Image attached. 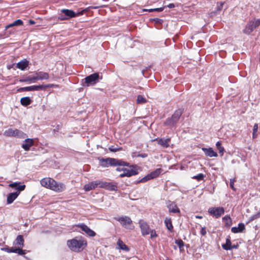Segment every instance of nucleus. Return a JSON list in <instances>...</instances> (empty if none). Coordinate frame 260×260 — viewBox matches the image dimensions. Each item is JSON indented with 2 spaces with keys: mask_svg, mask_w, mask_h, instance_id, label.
Segmentation results:
<instances>
[{
  "mask_svg": "<svg viewBox=\"0 0 260 260\" xmlns=\"http://www.w3.org/2000/svg\"><path fill=\"white\" fill-rule=\"evenodd\" d=\"M42 186L55 191L61 192L64 190L66 186L61 183H58L51 178H44L40 181Z\"/></svg>",
  "mask_w": 260,
  "mask_h": 260,
  "instance_id": "1",
  "label": "nucleus"
},
{
  "mask_svg": "<svg viewBox=\"0 0 260 260\" xmlns=\"http://www.w3.org/2000/svg\"><path fill=\"white\" fill-rule=\"evenodd\" d=\"M101 165L104 167L111 166H128V164L121 160L114 158L108 157L107 158H102L100 160Z\"/></svg>",
  "mask_w": 260,
  "mask_h": 260,
  "instance_id": "2",
  "label": "nucleus"
},
{
  "mask_svg": "<svg viewBox=\"0 0 260 260\" xmlns=\"http://www.w3.org/2000/svg\"><path fill=\"white\" fill-rule=\"evenodd\" d=\"M183 113V110L179 109L176 110L171 117L168 118L164 124L171 127H176V124L178 122Z\"/></svg>",
  "mask_w": 260,
  "mask_h": 260,
  "instance_id": "3",
  "label": "nucleus"
},
{
  "mask_svg": "<svg viewBox=\"0 0 260 260\" xmlns=\"http://www.w3.org/2000/svg\"><path fill=\"white\" fill-rule=\"evenodd\" d=\"M68 245L72 250L78 252L84 248L86 245V243L83 240L72 239L68 241Z\"/></svg>",
  "mask_w": 260,
  "mask_h": 260,
  "instance_id": "4",
  "label": "nucleus"
},
{
  "mask_svg": "<svg viewBox=\"0 0 260 260\" xmlns=\"http://www.w3.org/2000/svg\"><path fill=\"white\" fill-rule=\"evenodd\" d=\"M61 13L59 14L58 16V20H66L70 18L75 17L79 16V13H76L72 10L63 9L60 10Z\"/></svg>",
  "mask_w": 260,
  "mask_h": 260,
  "instance_id": "5",
  "label": "nucleus"
},
{
  "mask_svg": "<svg viewBox=\"0 0 260 260\" xmlns=\"http://www.w3.org/2000/svg\"><path fill=\"white\" fill-rule=\"evenodd\" d=\"M102 77H100L98 73H93L89 76H87L84 79V83L82 84L83 86H89L93 85L99 81Z\"/></svg>",
  "mask_w": 260,
  "mask_h": 260,
  "instance_id": "6",
  "label": "nucleus"
},
{
  "mask_svg": "<svg viewBox=\"0 0 260 260\" xmlns=\"http://www.w3.org/2000/svg\"><path fill=\"white\" fill-rule=\"evenodd\" d=\"M115 219L119 221L120 224L126 229L133 230L134 226L133 224V221L130 217L124 216L119 217H115Z\"/></svg>",
  "mask_w": 260,
  "mask_h": 260,
  "instance_id": "7",
  "label": "nucleus"
},
{
  "mask_svg": "<svg viewBox=\"0 0 260 260\" xmlns=\"http://www.w3.org/2000/svg\"><path fill=\"white\" fill-rule=\"evenodd\" d=\"M260 25V19H256L249 21L243 29V32L245 34L250 35L253 30Z\"/></svg>",
  "mask_w": 260,
  "mask_h": 260,
  "instance_id": "8",
  "label": "nucleus"
},
{
  "mask_svg": "<svg viewBox=\"0 0 260 260\" xmlns=\"http://www.w3.org/2000/svg\"><path fill=\"white\" fill-rule=\"evenodd\" d=\"M141 233L143 236L149 234L151 229L148 223L143 220H140L139 221Z\"/></svg>",
  "mask_w": 260,
  "mask_h": 260,
  "instance_id": "9",
  "label": "nucleus"
},
{
  "mask_svg": "<svg viewBox=\"0 0 260 260\" xmlns=\"http://www.w3.org/2000/svg\"><path fill=\"white\" fill-rule=\"evenodd\" d=\"M133 168L131 169H128L125 168L123 170V172L122 173L120 174L119 176L121 178L124 177H131L134 175H137L138 174V172L137 170L135 169L137 168L136 166H133Z\"/></svg>",
  "mask_w": 260,
  "mask_h": 260,
  "instance_id": "10",
  "label": "nucleus"
},
{
  "mask_svg": "<svg viewBox=\"0 0 260 260\" xmlns=\"http://www.w3.org/2000/svg\"><path fill=\"white\" fill-rule=\"evenodd\" d=\"M208 212L212 215L218 218L221 216L224 212V209L223 207H211L209 209Z\"/></svg>",
  "mask_w": 260,
  "mask_h": 260,
  "instance_id": "11",
  "label": "nucleus"
},
{
  "mask_svg": "<svg viewBox=\"0 0 260 260\" xmlns=\"http://www.w3.org/2000/svg\"><path fill=\"white\" fill-rule=\"evenodd\" d=\"M42 90V85H32L30 86L20 87L17 89V91L19 92L24 91H40Z\"/></svg>",
  "mask_w": 260,
  "mask_h": 260,
  "instance_id": "12",
  "label": "nucleus"
},
{
  "mask_svg": "<svg viewBox=\"0 0 260 260\" xmlns=\"http://www.w3.org/2000/svg\"><path fill=\"white\" fill-rule=\"evenodd\" d=\"M23 133L17 129H13L9 128L4 132V135L8 137L18 136L21 137L23 135Z\"/></svg>",
  "mask_w": 260,
  "mask_h": 260,
  "instance_id": "13",
  "label": "nucleus"
},
{
  "mask_svg": "<svg viewBox=\"0 0 260 260\" xmlns=\"http://www.w3.org/2000/svg\"><path fill=\"white\" fill-rule=\"evenodd\" d=\"M77 226L79 227L83 231L90 237H94L96 234L93 231L89 229L84 223L78 224Z\"/></svg>",
  "mask_w": 260,
  "mask_h": 260,
  "instance_id": "14",
  "label": "nucleus"
},
{
  "mask_svg": "<svg viewBox=\"0 0 260 260\" xmlns=\"http://www.w3.org/2000/svg\"><path fill=\"white\" fill-rule=\"evenodd\" d=\"M153 141H156L158 144L161 145L164 148H168L169 147V142L171 141V139L156 138Z\"/></svg>",
  "mask_w": 260,
  "mask_h": 260,
  "instance_id": "15",
  "label": "nucleus"
},
{
  "mask_svg": "<svg viewBox=\"0 0 260 260\" xmlns=\"http://www.w3.org/2000/svg\"><path fill=\"white\" fill-rule=\"evenodd\" d=\"M202 149L205 153V155L207 156L212 157H217L218 156L217 153L215 152L211 147L208 148H202Z\"/></svg>",
  "mask_w": 260,
  "mask_h": 260,
  "instance_id": "16",
  "label": "nucleus"
},
{
  "mask_svg": "<svg viewBox=\"0 0 260 260\" xmlns=\"http://www.w3.org/2000/svg\"><path fill=\"white\" fill-rule=\"evenodd\" d=\"M167 207L170 212H172L174 213H180L179 209L173 202L169 201L168 203Z\"/></svg>",
  "mask_w": 260,
  "mask_h": 260,
  "instance_id": "17",
  "label": "nucleus"
},
{
  "mask_svg": "<svg viewBox=\"0 0 260 260\" xmlns=\"http://www.w3.org/2000/svg\"><path fill=\"white\" fill-rule=\"evenodd\" d=\"M9 186L17 190V191H19V193L20 191L24 190L25 188V185L24 184L21 185L20 182L11 183L9 184Z\"/></svg>",
  "mask_w": 260,
  "mask_h": 260,
  "instance_id": "18",
  "label": "nucleus"
},
{
  "mask_svg": "<svg viewBox=\"0 0 260 260\" xmlns=\"http://www.w3.org/2000/svg\"><path fill=\"white\" fill-rule=\"evenodd\" d=\"M19 194V191L12 192L8 194L7 197V202L8 204H10L17 198Z\"/></svg>",
  "mask_w": 260,
  "mask_h": 260,
  "instance_id": "19",
  "label": "nucleus"
},
{
  "mask_svg": "<svg viewBox=\"0 0 260 260\" xmlns=\"http://www.w3.org/2000/svg\"><path fill=\"white\" fill-rule=\"evenodd\" d=\"M37 80H47L49 78V74L47 73L43 72H36Z\"/></svg>",
  "mask_w": 260,
  "mask_h": 260,
  "instance_id": "20",
  "label": "nucleus"
},
{
  "mask_svg": "<svg viewBox=\"0 0 260 260\" xmlns=\"http://www.w3.org/2000/svg\"><path fill=\"white\" fill-rule=\"evenodd\" d=\"M29 64V61L24 59L17 63L16 68L21 70H25Z\"/></svg>",
  "mask_w": 260,
  "mask_h": 260,
  "instance_id": "21",
  "label": "nucleus"
},
{
  "mask_svg": "<svg viewBox=\"0 0 260 260\" xmlns=\"http://www.w3.org/2000/svg\"><path fill=\"white\" fill-rule=\"evenodd\" d=\"M34 144V141L31 139H27L25 140L24 143L22 145V147L25 150H29L30 147Z\"/></svg>",
  "mask_w": 260,
  "mask_h": 260,
  "instance_id": "22",
  "label": "nucleus"
},
{
  "mask_svg": "<svg viewBox=\"0 0 260 260\" xmlns=\"http://www.w3.org/2000/svg\"><path fill=\"white\" fill-rule=\"evenodd\" d=\"M97 186L96 181H92L84 186V189L86 191H88L94 189Z\"/></svg>",
  "mask_w": 260,
  "mask_h": 260,
  "instance_id": "23",
  "label": "nucleus"
},
{
  "mask_svg": "<svg viewBox=\"0 0 260 260\" xmlns=\"http://www.w3.org/2000/svg\"><path fill=\"white\" fill-rule=\"evenodd\" d=\"M14 244L18 247H23L24 246V239L22 235H18L15 242Z\"/></svg>",
  "mask_w": 260,
  "mask_h": 260,
  "instance_id": "24",
  "label": "nucleus"
},
{
  "mask_svg": "<svg viewBox=\"0 0 260 260\" xmlns=\"http://www.w3.org/2000/svg\"><path fill=\"white\" fill-rule=\"evenodd\" d=\"M37 81L36 76H28L23 79H20L19 82H28V83H35Z\"/></svg>",
  "mask_w": 260,
  "mask_h": 260,
  "instance_id": "25",
  "label": "nucleus"
},
{
  "mask_svg": "<svg viewBox=\"0 0 260 260\" xmlns=\"http://www.w3.org/2000/svg\"><path fill=\"white\" fill-rule=\"evenodd\" d=\"M32 100L29 97L25 96L23 97L20 100V103L23 106H27L32 103Z\"/></svg>",
  "mask_w": 260,
  "mask_h": 260,
  "instance_id": "26",
  "label": "nucleus"
},
{
  "mask_svg": "<svg viewBox=\"0 0 260 260\" xmlns=\"http://www.w3.org/2000/svg\"><path fill=\"white\" fill-rule=\"evenodd\" d=\"M106 189L110 191H115L117 190V183L116 182H108Z\"/></svg>",
  "mask_w": 260,
  "mask_h": 260,
  "instance_id": "27",
  "label": "nucleus"
},
{
  "mask_svg": "<svg viewBox=\"0 0 260 260\" xmlns=\"http://www.w3.org/2000/svg\"><path fill=\"white\" fill-rule=\"evenodd\" d=\"M165 224L167 229L170 232L173 230V226L172 223L171 219L170 218L166 217L165 220Z\"/></svg>",
  "mask_w": 260,
  "mask_h": 260,
  "instance_id": "28",
  "label": "nucleus"
},
{
  "mask_svg": "<svg viewBox=\"0 0 260 260\" xmlns=\"http://www.w3.org/2000/svg\"><path fill=\"white\" fill-rule=\"evenodd\" d=\"M23 24V21L20 19H17L16 21H15L12 23L9 24V25H7L6 26V30H7L10 27H13L14 26H18V25H21Z\"/></svg>",
  "mask_w": 260,
  "mask_h": 260,
  "instance_id": "29",
  "label": "nucleus"
},
{
  "mask_svg": "<svg viewBox=\"0 0 260 260\" xmlns=\"http://www.w3.org/2000/svg\"><path fill=\"white\" fill-rule=\"evenodd\" d=\"M162 171L161 168L156 169L155 171L151 172L149 175L151 177V179H153L158 177Z\"/></svg>",
  "mask_w": 260,
  "mask_h": 260,
  "instance_id": "30",
  "label": "nucleus"
},
{
  "mask_svg": "<svg viewBox=\"0 0 260 260\" xmlns=\"http://www.w3.org/2000/svg\"><path fill=\"white\" fill-rule=\"evenodd\" d=\"M231 241L229 238L226 239V243L222 245V248L226 250H231Z\"/></svg>",
  "mask_w": 260,
  "mask_h": 260,
  "instance_id": "31",
  "label": "nucleus"
},
{
  "mask_svg": "<svg viewBox=\"0 0 260 260\" xmlns=\"http://www.w3.org/2000/svg\"><path fill=\"white\" fill-rule=\"evenodd\" d=\"M117 245H118L119 248L122 250L125 251L129 250V248L121 240H118L117 241Z\"/></svg>",
  "mask_w": 260,
  "mask_h": 260,
  "instance_id": "32",
  "label": "nucleus"
},
{
  "mask_svg": "<svg viewBox=\"0 0 260 260\" xmlns=\"http://www.w3.org/2000/svg\"><path fill=\"white\" fill-rule=\"evenodd\" d=\"M222 220L225 223V226L230 227L231 225L232 221L230 216H224L222 218Z\"/></svg>",
  "mask_w": 260,
  "mask_h": 260,
  "instance_id": "33",
  "label": "nucleus"
},
{
  "mask_svg": "<svg viewBox=\"0 0 260 260\" xmlns=\"http://www.w3.org/2000/svg\"><path fill=\"white\" fill-rule=\"evenodd\" d=\"M151 177L150 176L149 174L142 178L141 179L138 180L136 182V184H139L140 183H144L147 182V181L151 179Z\"/></svg>",
  "mask_w": 260,
  "mask_h": 260,
  "instance_id": "34",
  "label": "nucleus"
},
{
  "mask_svg": "<svg viewBox=\"0 0 260 260\" xmlns=\"http://www.w3.org/2000/svg\"><path fill=\"white\" fill-rule=\"evenodd\" d=\"M1 250L5 251L8 253H11V252L16 253V248H14V247H4V248H2Z\"/></svg>",
  "mask_w": 260,
  "mask_h": 260,
  "instance_id": "35",
  "label": "nucleus"
},
{
  "mask_svg": "<svg viewBox=\"0 0 260 260\" xmlns=\"http://www.w3.org/2000/svg\"><path fill=\"white\" fill-rule=\"evenodd\" d=\"M146 102H147V100H146V99L144 98L143 97V96H142V95H139L137 96V103L138 104H144V103H146Z\"/></svg>",
  "mask_w": 260,
  "mask_h": 260,
  "instance_id": "36",
  "label": "nucleus"
},
{
  "mask_svg": "<svg viewBox=\"0 0 260 260\" xmlns=\"http://www.w3.org/2000/svg\"><path fill=\"white\" fill-rule=\"evenodd\" d=\"M175 243L178 246L180 250L182 251L184 246V243L183 241L181 239H178L175 241Z\"/></svg>",
  "mask_w": 260,
  "mask_h": 260,
  "instance_id": "37",
  "label": "nucleus"
},
{
  "mask_svg": "<svg viewBox=\"0 0 260 260\" xmlns=\"http://www.w3.org/2000/svg\"><path fill=\"white\" fill-rule=\"evenodd\" d=\"M96 184L97 186H99L100 187L106 188V187L107 186V182L105 181H102L100 180H96Z\"/></svg>",
  "mask_w": 260,
  "mask_h": 260,
  "instance_id": "38",
  "label": "nucleus"
},
{
  "mask_svg": "<svg viewBox=\"0 0 260 260\" xmlns=\"http://www.w3.org/2000/svg\"><path fill=\"white\" fill-rule=\"evenodd\" d=\"M216 146L217 147V148L219 150V152L221 153V155H223V152L224 151V149L223 147L221 146V143L220 142H217L216 144Z\"/></svg>",
  "mask_w": 260,
  "mask_h": 260,
  "instance_id": "39",
  "label": "nucleus"
},
{
  "mask_svg": "<svg viewBox=\"0 0 260 260\" xmlns=\"http://www.w3.org/2000/svg\"><path fill=\"white\" fill-rule=\"evenodd\" d=\"M258 129V124L255 123L253 128L252 138L255 139L257 137L256 133Z\"/></svg>",
  "mask_w": 260,
  "mask_h": 260,
  "instance_id": "40",
  "label": "nucleus"
},
{
  "mask_svg": "<svg viewBox=\"0 0 260 260\" xmlns=\"http://www.w3.org/2000/svg\"><path fill=\"white\" fill-rule=\"evenodd\" d=\"M164 8H155V9H143V11H148L149 12H161L164 10Z\"/></svg>",
  "mask_w": 260,
  "mask_h": 260,
  "instance_id": "41",
  "label": "nucleus"
},
{
  "mask_svg": "<svg viewBox=\"0 0 260 260\" xmlns=\"http://www.w3.org/2000/svg\"><path fill=\"white\" fill-rule=\"evenodd\" d=\"M147 156L148 154L147 153L137 154V152H133L132 154L133 157H141L142 158H145L147 157Z\"/></svg>",
  "mask_w": 260,
  "mask_h": 260,
  "instance_id": "42",
  "label": "nucleus"
},
{
  "mask_svg": "<svg viewBox=\"0 0 260 260\" xmlns=\"http://www.w3.org/2000/svg\"><path fill=\"white\" fill-rule=\"evenodd\" d=\"M204 177H205V175L203 174L200 173L197 175L193 176L192 178L196 179L198 181H201V180H202L204 179Z\"/></svg>",
  "mask_w": 260,
  "mask_h": 260,
  "instance_id": "43",
  "label": "nucleus"
},
{
  "mask_svg": "<svg viewBox=\"0 0 260 260\" xmlns=\"http://www.w3.org/2000/svg\"><path fill=\"white\" fill-rule=\"evenodd\" d=\"M42 85V90H45L47 88L58 86V85L53 84H47V85Z\"/></svg>",
  "mask_w": 260,
  "mask_h": 260,
  "instance_id": "44",
  "label": "nucleus"
},
{
  "mask_svg": "<svg viewBox=\"0 0 260 260\" xmlns=\"http://www.w3.org/2000/svg\"><path fill=\"white\" fill-rule=\"evenodd\" d=\"M16 253H18V254L19 255H24L26 253H25V250H23L22 249V247H17L16 248Z\"/></svg>",
  "mask_w": 260,
  "mask_h": 260,
  "instance_id": "45",
  "label": "nucleus"
},
{
  "mask_svg": "<svg viewBox=\"0 0 260 260\" xmlns=\"http://www.w3.org/2000/svg\"><path fill=\"white\" fill-rule=\"evenodd\" d=\"M238 228L239 233L242 232L245 229V225L243 223H239Z\"/></svg>",
  "mask_w": 260,
  "mask_h": 260,
  "instance_id": "46",
  "label": "nucleus"
},
{
  "mask_svg": "<svg viewBox=\"0 0 260 260\" xmlns=\"http://www.w3.org/2000/svg\"><path fill=\"white\" fill-rule=\"evenodd\" d=\"M120 149V148L115 147L114 146H111L109 147V150L111 152H116Z\"/></svg>",
  "mask_w": 260,
  "mask_h": 260,
  "instance_id": "47",
  "label": "nucleus"
},
{
  "mask_svg": "<svg viewBox=\"0 0 260 260\" xmlns=\"http://www.w3.org/2000/svg\"><path fill=\"white\" fill-rule=\"evenodd\" d=\"M149 234H150V237L151 239L158 236L155 230H150V232Z\"/></svg>",
  "mask_w": 260,
  "mask_h": 260,
  "instance_id": "48",
  "label": "nucleus"
},
{
  "mask_svg": "<svg viewBox=\"0 0 260 260\" xmlns=\"http://www.w3.org/2000/svg\"><path fill=\"white\" fill-rule=\"evenodd\" d=\"M224 3L220 2L217 3V11H220L223 8Z\"/></svg>",
  "mask_w": 260,
  "mask_h": 260,
  "instance_id": "49",
  "label": "nucleus"
},
{
  "mask_svg": "<svg viewBox=\"0 0 260 260\" xmlns=\"http://www.w3.org/2000/svg\"><path fill=\"white\" fill-rule=\"evenodd\" d=\"M152 20L153 21L155 22V23L159 24H161L163 22L162 19H159L158 18H154V19H152Z\"/></svg>",
  "mask_w": 260,
  "mask_h": 260,
  "instance_id": "50",
  "label": "nucleus"
},
{
  "mask_svg": "<svg viewBox=\"0 0 260 260\" xmlns=\"http://www.w3.org/2000/svg\"><path fill=\"white\" fill-rule=\"evenodd\" d=\"M235 181V178H232V179H230V186L231 187V188L232 189H233L234 190H236V188L234 187V186Z\"/></svg>",
  "mask_w": 260,
  "mask_h": 260,
  "instance_id": "51",
  "label": "nucleus"
},
{
  "mask_svg": "<svg viewBox=\"0 0 260 260\" xmlns=\"http://www.w3.org/2000/svg\"><path fill=\"white\" fill-rule=\"evenodd\" d=\"M201 234L203 236H205L206 234V230L205 227H203L201 230Z\"/></svg>",
  "mask_w": 260,
  "mask_h": 260,
  "instance_id": "52",
  "label": "nucleus"
},
{
  "mask_svg": "<svg viewBox=\"0 0 260 260\" xmlns=\"http://www.w3.org/2000/svg\"><path fill=\"white\" fill-rule=\"evenodd\" d=\"M231 231L233 233H239V230H238V227H233L231 229Z\"/></svg>",
  "mask_w": 260,
  "mask_h": 260,
  "instance_id": "53",
  "label": "nucleus"
},
{
  "mask_svg": "<svg viewBox=\"0 0 260 260\" xmlns=\"http://www.w3.org/2000/svg\"><path fill=\"white\" fill-rule=\"evenodd\" d=\"M255 216V218L256 219L257 218H260V211L257 212L256 214L254 215Z\"/></svg>",
  "mask_w": 260,
  "mask_h": 260,
  "instance_id": "54",
  "label": "nucleus"
},
{
  "mask_svg": "<svg viewBox=\"0 0 260 260\" xmlns=\"http://www.w3.org/2000/svg\"><path fill=\"white\" fill-rule=\"evenodd\" d=\"M238 247H239V245H238V244H236V245H235V244H234V245H232V246L231 247H232V248H231V250H232V249H237V248H238Z\"/></svg>",
  "mask_w": 260,
  "mask_h": 260,
  "instance_id": "55",
  "label": "nucleus"
},
{
  "mask_svg": "<svg viewBox=\"0 0 260 260\" xmlns=\"http://www.w3.org/2000/svg\"><path fill=\"white\" fill-rule=\"evenodd\" d=\"M255 219H256L255 218V216H254V215H253L251 216L250 217V218H249V222H251V221H253V220H255Z\"/></svg>",
  "mask_w": 260,
  "mask_h": 260,
  "instance_id": "56",
  "label": "nucleus"
},
{
  "mask_svg": "<svg viewBox=\"0 0 260 260\" xmlns=\"http://www.w3.org/2000/svg\"><path fill=\"white\" fill-rule=\"evenodd\" d=\"M125 168H120V167H118L116 168V170L117 171H123V170H124Z\"/></svg>",
  "mask_w": 260,
  "mask_h": 260,
  "instance_id": "57",
  "label": "nucleus"
},
{
  "mask_svg": "<svg viewBox=\"0 0 260 260\" xmlns=\"http://www.w3.org/2000/svg\"><path fill=\"white\" fill-rule=\"evenodd\" d=\"M167 7L169 8H174L175 7V5L174 4H169L168 6H167Z\"/></svg>",
  "mask_w": 260,
  "mask_h": 260,
  "instance_id": "58",
  "label": "nucleus"
},
{
  "mask_svg": "<svg viewBox=\"0 0 260 260\" xmlns=\"http://www.w3.org/2000/svg\"><path fill=\"white\" fill-rule=\"evenodd\" d=\"M216 11H213V12H211L210 13V15L211 17H213L214 16L216 15Z\"/></svg>",
  "mask_w": 260,
  "mask_h": 260,
  "instance_id": "59",
  "label": "nucleus"
},
{
  "mask_svg": "<svg viewBox=\"0 0 260 260\" xmlns=\"http://www.w3.org/2000/svg\"><path fill=\"white\" fill-rule=\"evenodd\" d=\"M29 23H30V24H34V23H35V22H34V21H33V20H29Z\"/></svg>",
  "mask_w": 260,
  "mask_h": 260,
  "instance_id": "60",
  "label": "nucleus"
},
{
  "mask_svg": "<svg viewBox=\"0 0 260 260\" xmlns=\"http://www.w3.org/2000/svg\"><path fill=\"white\" fill-rule=\"evenodd\" d=\"M4 37V35L0 34V39L3 38Z\"/></svg>",
  "mask_w": 260,
  "mask_h": 260,
  "instance_id": "61",
  "label": "nucleus"
},
{
  "mask_svg": "<svg viewBox=\"0 0 260 260\" xmlns=\"http://www.w3.org/2000/svg\"><path fill=\"white\" fill-rule=\"evenodd\" d=\"M11 34V30H10L9 31V34L8 35H7V37H8L9 35H10Z\"/></svg>",
  "mask_w": 260,
  "mask_h": 260,
  "instance_id": "62",
  "label": "nucleus"
},
{
  "mask_svg": "<svg viewBox=\"0 0 260 260\" xmlns=\"http://www.w3.org/2000/svg\"><path fill=\"white\" fill-rule=\"evenodd\" d=\"M197 218H202V217H201V216H197Z\"/></svg>",
  "mask_w": 260,
  "mask_h": 260,
  "instance_id": "63",
  "label": "nucleus"
}]
</instances>
